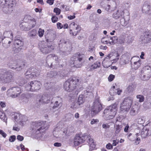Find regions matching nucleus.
Segmentation results:
<instances>
[{
    "mask_svg": "<svg viewBox=\"0 0 151 151\" xmlns=\"http://www.w3.org/2000/svg\"><path fill=\"white\" fill-rule=\"evenodd\" d=\"M118 104L117 103H114L104 110L103 117L105 119L109 120L115 116L117 112Z\"/></svg>",
    "mask_w": 151,
    "mask_h": 151,
    "instance_id": "f257e3e1",
    "label": "nucleus"
},
{
    "mask_svg": "<svg viewBox=\"0 0 151 151\" xmlns=\"http://www.w3.org/2000/svg\"><path fill=\"white\" fill-rule=\"evenodd\" d=\"M31 127L33 132L36 134L43 132L48 128L45 122H35L32 123Z\"/></svg>",
    "mask_w": 151,
    "mask_h": 151,
    "instance_id": "f03ea898",
    "label": "nucleus"
},
{
    "mask_svg": "<svg viewBox=\"0 0 151 151\" xmlns=\"http://www.w3.org/2000/svg\"><path fill=\"white\" fill-rule=\"evenodd\" d=\"M79 79L76 78H70L65 82L64 89L67 91L71 92L76 89L79 82Z\"/></svg>",
    "mask_w": 151,
    "mask_h": 151,
    "instance_id": "7ed1b4c3",
    "label": "nucleus"
},
{
    "mask_svg": "<svg viewBox=\"0 0 151 151\" xmlns=\"http://www.w3.org/2000/svg\"><path fill=\"white\" fill-rule=\"evenodd\" d=\"M42 86L40 82L37 81H32L25 86L26 90L32 92L40 90Z\"/></svg>",
    "mask_w": 151,
    "mask_h": 151,
    "instance_id": "20e7f679",
    "label": "nucleus"
},
{
    "mask_svg": "<svg viewBox=\"0 0 151 151\" xmlns=\"http://www.w3.org/2000/svg\"><path fill=\"white\" fill-rule=\"evenodd\" d=\"M133 103V99L130 97H127L125 98L121 103L120 107L121 111L128 112Z\"/></svg>",
    "mask_w": 151,
    "mask_h": 151,
    "instance_id": "39448f33",
    "label": "nucleus"
},
{
    "mask_svg": "<svg viewBox=\"0 0 151 151\" xmlns=\"http://www.w3.org/2000/svg\"><path fill=\"white\" fill-rule=\"evenodd\" d=\"M13 77L11 73L9 72H0V81L2 83H6L13 81Z\"/></svg>",
    "mask_w": 151,
    "mask_h": 151,
    "instance_id": "423d86ee",
    "label": "nucleus"
},
{
    "mask_svg": "<svg viewBox=\"0 0 151 151\" xmlns=\"http://www.w3.org/2000/svg\"><path fill=\"white\" fill-rule=\"evenodd\" d=\"M102 109V106L99 99L94 100L91 107V112L93 115H95L100 111Z\"/></svg>",
    "mask_w": 151,
    "mask_h": 151,
    "instance_id": "0eeeda50",
    "label": "nucleus"
},
{
    "mask_svg": "<svg viewBox=\"0 0 151 151\" xmlns=\"http://www.w3.org/2000/svg\"><path fill=\"white\" fill-rule=\"evenodd\" d=\"M22 93L20 88L19 87H13L9 89L7 91V94L12 98L19 96Z\"/></svg>",
    "mask_w": 151,
    "mask_h": 151,
    "instance_id": "6e6552de",
    "label": "nucleus"
},
{
    "mask_svg": "<svg viewBox=\"0 0 151 151\" xmlns=\"http://www.w3.org/2000/svg\"><path fill=\"white\" fill-rule=\"evenodd\" d=\"M142 77L144 81L147 80L151 77V67L149 65L145 66L142 71Z\"/></svg>",
    "mask_w": 151,
    "mask_h": 151,
    "instance_id": "1a4fd4ad",
    "label": "nucleus"
},
{
    "mask_svg": "<svg viewBox=\"0 0 151 151\" xmlns=\"http://www.w3.org/2000/svg\"><path fill=\"white\" fill-rule=\"evenodd\" d=\"M52 99V97L50 94H45L40 97L39 99L37 101V104H46L50 103Z\"/></svg>",
    "mask_w": 151,
    "mask_h": 151,
    "instance_id": "9d476101",
    "label": "nucleus"
},
{
    "mask_svg": "<svg viewBox=\"0 0 151 151\" xmlns=\"http://www.w3.org/2000/svg\"><path fill=\"white\" fill-rule=\"evenodd\" d=\"M139 41L142 43H147L151 41V33L149 32L143 33L141 35Z\"/></svg>",
    "mask_w": 151,
    "mask_h": 151,
    "instance_id": "9b49d317",
    "label": "nucleus"
},
{
    "mask_svg": "<svg viewBox=\"0 0 151 151\" xmlns=\"http://www.w3.org/2000/svg\"><path fill=\"white\" fill-rule=\"evenodd\" d=\"M70 33L72 35L76 36L79 33L80 30V27L74 22H72L69 25Z\"/></svg>",
    "mask_w": 151,
    "mask_h": 151,
    "instance_id": "f8f14e48",
    "label": "nucleus"
},
{
    "mask_svg": "<svg viewBox=\"0 0 151 151\" xmlns=\"http://www.w3.org/2000/svg\"><path fill=\"white\" fill-rule=\"evenodd\" d=\"M4 4L5 6L4 8V11L6 13H10L13 10L14 4L13 0H5Z\"/></svg>",
    "mask_w": 151,
    "mask_h": 151,
    "instance_id": "ddd939ff",
    "label": "nucleus"
},
{
    "mask_svg": "<svg viewBox=\"0 0 151 151\" xmlns=\"http://www.w3.org/2000/svg\"><path fill=\"white\" fill-rule=\"evenodd\" d=\"M132 60L131 67L132 68L135 70L137 69L141 65L140 59L139 57L135 56L132 58Z\"/></svg>",
    "mask_w": 151,
    "mask_h": 151,
    "instance_id": "4468645a",
    "label": "nucleus"
},
{
    "mask_svg": "<svg viewBox=\"0 0 151 151\" xmlns=\"http://www.w3.org/2000/svg\"><path fill=\"white\" fill-rule=\"evenodd\" d=\"M39 46L40 50L43 53H48L53 49V46H48L46 43H44L41 45Z\"/></svg>",
    "mask_w": 151,
    "mask_h": 151,
    "instance_id": "2eb2a0df",
    "label": "nucleus"
},
{
    "mask_svg": "<svg viewBox=\"0 0 151 151\" xmlns=\"http://www.w3.org/2000/svg\"><path fill=\"white\" fill-rule=\"evenodd\" d=\"M131 57L130 54L129 53H126L122 56L120 59V63L121 65L127 64L129 62Z\"/></svg>",
    "mask_w": 151,
    "mask_h": 151,
    "instance_id": "dca6fc26",
    "label": "nucleus"
},
{
    "mask_svg": "<svg viewBox=\"0 0 151 151\" xmlns=\"http://www.w3.org/2000/svg\"><path fill=\"white\" fill-rule=\"evenodd\" d=\"M85 141V137L82 135H76L75 137L74 143L75 146L79 145Z\"/></svg>",
    "mask_w": 151,
    "mask_h": 151,
    "instance_id": "f3484780",
    "label": "nucleus"
},
{
    "mask_svg": "<svg viewBox=\"0 0 151 151\" xmlns=\"http://www.w3.org/2000/svg\"><path fill=\"white\" fill-rule=\"evenodd\" d=\"M53 109H55L59 107H61L62 106V99L59 97H56L53 98Z\"/></svg>",
    "mask_w": 151,
    "mask_h": 151,
    "instance_id": "a211bd4d",
    "label": "nucleus"
},
{
    "mask_svg": "<svg viewBox=\"0 0 151 151\" xmlns=\"http://www.w3.org/2000/svg\"><path fill=\"white\" fill-rule=\"evenodd\" d=\"M138 112V106L135 105L133 106L130 111L129 114L131 116H135L137 114Z\"/></svg>",
    "mask_w": 151,
    "mask_h": 151,
    "instance_id": "6ab92c4d",
    "label": "nucleus"
},
{
    "mask_svg": "<svg viewBox=\"0 0 151 151\" xmlns=\"http://www.w3.org/2000/svg\"><path fill=\"white\" fill-rule=\"evenodd\" d=\"M124 12L123 11L118 10L113 14V17L116 19L123 17L124 15Z\"/></svg>",
    "mask_w": 151,
    "mask_h": 151,
    "instance_id": "aec40b11",
    "label": "nucleus"
},
{
    "mask_svg": "<svg viewBox=\"0 0 151 151\" xmlns=\"http://www.w3.org/2000/svg\"><path fill=\"white\" fill-rule=\"evenodd\" d=\"M58 59V58L57 56H55L54 54H51L47 56V61L48 62L54 61H57Z\"/></svg>",
    "mask_w": 151,
    "mask_h": 151,
    "instance_id": "412c9836",
    "label": "nucleus"
},
{
    "mask_svg": "<svg viewBox=\"0 0 151 151\" xmlns=\"http://www.w3.org/2000/svg\"><path fill=\"white\" fill-rule=\"evenodd\" d=\"M76 58L74 57L71 58V59L72 60L74 61L73 64L74 65L76 68H80L82 66V63L81 62H79L76 60Z\"/></svg>",
    "mask_w": 151,
    "mask_h": 151,
    "instance_id": "4be33fe9",
    "label": "nucleus"
},
{
    "mask_svg": "<svg viewBox=\"0 0 151 151\" xmlns=\"http://www.w3.org/2000/svg\"><path fill=\"white\" fill-rule=\"evenodd\" d=\"M85 96L83 95H80L78 97V105H80L83 104L85 101Z\"/></svg>",
    "mask_w": 151,
    "mask_h": 151,
    "instance_id": "5701e85b",
    "label": "nucleus"
},
{
    "mask_svg": "<svg viewBox=\"0 0 151 151\" xmlns=\"http://www.w3.org/2000/svg\"><path fill=\"white\" fill-rule=\"evenodd\" d=\"M104 59L102 62V65L104 67L106 68H107L109 67L111 65V61H109Z\"/></svg>",
    "mask_w": 151,
    "mask_h": 151,
    "instance_id": "b1692460",
    "label": "nucleus"
},
{
    "mask_svg": "<svg viewBox=\"0 0 151 151\" xmlns=\"http://www.w3.org/2000/svg\"><path fill=\"white\" fill-rule=\"evenodd\" d=\"M37 31L33 29L28 32V36L31 39L37 36Z\"/></svg>",
    "mask_w": 151,
    "mask_h": 151,
    "instance_id": "393cba45",
    "label": "nucleus"
},
{
    "mask_svg": "<svg viewBox=\"0 0 151 151\" xmlns=\"http://www.w3.org/2000/svg\"><path fill=\"white\" fill-rule=\"evenodd\" d=\"M9 66L12 68H14V69H16L17 70H20L22 69V67L23 66L22 65H20L19 66V68H15L14 67H12V65H13V66H14L16 64V61H14L11 60L9 62Z\"/></svg>",
    "mask_w": 151,
    "mask_h": 151,
    "instance_id": "a878e982",
    "label": "nucleus"
},
{
    "mask_svg": "<svg viewBox=\"0 0 151 151\" xmlns=\"http://www.w3.org/2000/svg\"><path fill=\"white\" fill-rule=\"evenodd\" d=\"M136 87V84L132 83L127 87V90L129 92L133 91Z\"/></svg>",
    "mask_w": 151,
    "mask_h": 151,
    "instance_id": "bb28decb",
    "label": "nucleus"
},
{
    "mask_svg": "<svg viewBox=\"0 0 151 151\" xmlns=\"http://www.w3.org/2000/svg\"><path fill=\"white\" fill-rule=\"evenodd\" d=\"M151 132H148L147 129H143L141 132V136L143 138H145L147 136L151 135Z\"/></svg>",
    "mask_w": 151,
    "mask_h": 151,
    "instance_id": "cd10ccee",
    "label": "nucleus"
},
{
    "mask_svg": "<svg viewBox=\"0 0 151 151\" xmlns=\"http://www.w3.org/2000/svg\"><path fill=\"white\" fill-rule=\"evenodd\" d=\"M122 126L121 125H119V124H117L115 128V135H117L120 132L122 129Z\"/></svg>",
    "mask_w": 151,
    "mask_h": 151,
    "instance_id": "c85d7f7f",
    "label": "nucleus"
},
{
    "mask_svg": "<svg viewBox=\"0 0 151 151\" xmlns=\"http://www.w3.org/2000/svg\"><path fill=\"white\" fill-rule=\"evenodd\" d=\"M28 71L31 72L30 73H32L33 75V76H34L35 77L38 75L37 73V70L35 68H32L29 69Z\"/></svg>",
    "mask_w": 151,
    "mask_h": 151,
    "instance_id": "c756f323",
    "label": "nucleus"
},
{
    "mask_svg": "<svg viewBox=\"0 0 151 151\" xmlns=\"http://www.w3.org/2000/svg\"><path fill=\"white\" fill-rule=\"evenodd\" d=\"M121 19L120 20V24L122 26H125L128 24L127 21L125 20V19L124 18V16L123 17H121Z\"/></svg>",
    "mask_w": 151,
    "mask_h": 151,
    "instance_id": "7c9ffc66",
    "label": "nucleus"
},
{
    "mask_svg": "<svg viewBox=\"0 0 151 151\" xmlns=\"http://www.w3.org/2000/svg\"><path fill=\"white\" fill-rule=\"evenodd\" d=\"M100 62L99 61H97L91 65V67L93 69H96L100 67Z\"/></svg>",
    "mask_w": 151,
    "mask_h": 151,
    "instance_id": "2f4dec72",
    "label": "nucleus"
},
{
    "mask_svg": "<svg viewBox=\"0 0 151 151\" xmlns=\"http://www.w3.org/2000/svg\"><path fill=\"white\" fill-rule=\"evenodd\" d=\"M4 38L6 37L8 38L9 37V36H12V38H13V34L12 32L10 31H6L5 32L4 34Z\"/></svg>",
    "mask_w": 151,
    "mask_h": 151,
    "instance_id": "473e14b6",
    "label": "nucleus"
},
{
    "mask_svg": "<svg viewBox=\"0 0 151 151\" xmlns=\"http://www.w3.org/2000/svg\"><path fill=\"white\" fill-rule=\"evenodd\" d=\"M60 134L63 136H65L67 135V128H65L62 129L60 131Z\"/></svg>",
    "mask_w": 151,
    "mask_h": 151,
    "instance_id": "72a5a7b5",
    "label": "nucleus"
},
{
    "mask_svg": "<svg viewBox=\"0 0 151 151\" xmlns=\"http://www.w3.org/2000/svg\"><path fill=\"white\" fill-rule=\"evenodd\" d=\"M30 73H30L28 70L25 73V76L26 78H32L35 77L34 76H33V75H32V74Z\"/></svg>",
    "mask_w": 151,
    "mask_h": 151,
    "instance_id": "f704fd0d",
    "label": "nucleus"
},
{
    "mask_svg": "<svg viewBox=\"0 0 151 151\" xmlns=\"http://www.w3.org/2000/svg\"><path fill=\"white\" fill-rule=\"evenodd\" d=\"M137 121L138 123L139 124H142L144 123L145 122V120L143 117L138 118L137 119Z\"/></svg>",
    "mask_w": 151,
    "mask_h": 151,
    "instance_id": "c9c22d12",
    "label": "nucleus"
},
{
    "mask_svg": "<svg viewBox=\"0 0 151 151\" xmlns=\"http://www.w3.org/2000/svg\"><path fill=\"white\" fill-rule=\"evenodd\" d=\"M83 137H85V140L86 138L87 140V142L89 144H90V143H91V142H94L93 140V139L92 138H91L90 136L88 135V136H83Z\"/></svg>",
    "mask_w": 151,
    "mask_h": 151,
    "instance_id": "e433bc0d",
    "label": "nucleus"
},
{
    "mask_svg": "<svg viewBox=\"0 0 151 151\" xmlns=\"http://www.w3.org/2000/svg\"><path fill=\"white\" fill-rule=\"evenodd\" d=\"M136 98L139 99V101L140 102H142L144 100V97L142 95H138L136 96Z\"/></svg>",
    "mask_w": 151,
    "mask_h": 151,
    "instance_id": "4c0bfd02",
    "label": "nucleus"
},
{
    "mask_svg": "<svg viewBox=\"0 0 151 151\" xmlns=\"http://www.w3.org/2000/svg\"><path fill=\"white\" fill-rule=\"evenodd\" d=\"M0 118L3 120L4 121L6 122H7V118L5 116V115L4 113L2 112L0 113Z\"/></svg>",
    "mask_w": 151,
    "mask_h": 151,
    "instance_id": "58836bf2",
    "label": "nucleus"
},
{
    "mask_svg": "<svg viewBox=\"0 0 151 151\" xmlns=\"http://www.w3.org/2000/svg\"><path fill=\"white\" fill-rule=\"evenodd\" d=\"M79 106L80 105H78V102H77L76 103H73L71 106V108L75 109L78 108Z\"/></svg>",
    "mask_w": 151,
    "mask_h": 151,
    "instance_id": "ea45409f",
    "label": "nucleus"
},
{
    "mask_svg": "<svg viewBox=\"0 0 151 151\" xmlns=\"http://www.w3.org/2000/svg\"><path fill=\"white\" fill-rule=\"evenodd\" d=\"M115 55L116 58H115L114 59L112 60V61H113L112 63H115L117 62L119 60V55L118 54V53H115Z\"/></svg>",
    "mask_w": 151,
    "mask_h": 151,
    "instance_id": "a19ab883",
    "label": "nucleus"
},
{
    "mask_svg": "<svg viewBox=\"0 0 151 151\" xmlns=\"http://www.w3.org/2000/svg\"><path fill=\"white\" fill-rule=\"evenodd\" d=\"M44 31L43 29H40L38 31V34L39 36L40 37H42L44 34Z\"/></svg>",
    "mask_w": 151,
    "mask_h": 151,
    "instance_id": "79ce46f5",
    "label": "nucleus"
},
{
    "mask_svg": "<svg viewBox=\"0 0 151 151\" xmlns=\"http://www.w3.org/2000/svg\"><path fill=\"white\" fill-rule=\"evenodd\" d=\"M29 22V23L30 24V27L32 28L36 24L35 20L33 19L32 20H30Z\"/></svg>",
    "mask_w": 151,
    "mask_h": 151,
    "instance_id": "37998d69",
    "label": "nucleus"
},
{
    "mask_svg": "<svg viewBox=\"0 0 151 151\" xmlns=\"http://www.w3.org/2000/svg\"><path fill=\"white\" fill-rule=\"evenodd\" d=\"M15 43L18 45L21 46L23 45V42L19 40H16L15 41Z\"/></svg>",
    "mask_w": 151,
    "mask_h": 151,
    "instance_id": "c03bdc74",
    "label": "nucleus"
},
{
    "mask_svg": "<svg viewBox=\"0 0 151 151\" xmlns=\"http://www.w3.org/2000/svg\"><path fill=\"white\" fill-rule=\"evenodd\" d=\"M53 12L56 13L57 15H58L60 13L61 10L59 8H56L54 9Z\"/></svg>",
    "mask_w": 151,
    "mask_h": 151,
    "instance_id": "a18cd8bd",
    "label": "nucleus"
},
{
    "mask_svg": "<svg viewBox=\"0 0 151 151\" xmlns=\"http://www.w3.org/2000/svg\"><path fill=\"white\" fill-rule=\"evenodd\" d=\"M83 56L84 55H79L78 58L76 59V60L79 62H81Z\"/></svg>",
    "mask_w": 151,
    "mask_h": 151,
    "instance_id": "49530a36",
    "label": "nucleus"
},
{
    "mask_svg": "<svg viewBox=\"0 0 151 151\" xmlns=\"http://www.w3.org/2000/svg\"><path fill=\"white\" fill-rule=\"evenodd\" d=\"M115 78V76L112 74H110L108 78V79L109 81H112Z\"/></svg>",
    "mask_w": 151,
    "mask_h": 151,
    "instance_id": "de8ad7c7",
    "label": "nucleus"
},
{
    "mask_svg": "<svg viewBox=\"0 0 151 151\" xmlns=\"http://www.w3.org/2000/svg\"><path fill=\"white\" fill-rule=\"evenodd\" d=\"M52 21L53 23L56 22L58 20V18L56 16H52L51 18Z\"/></svg>",
    "mask_w": 151,
    "mask_h": 151,
    "instance_id": "09e8293b",
    "label": "nucleus"
},
{
    "mask_svg": "<svg viewBox=\"0 0 151 151\" xmlns=\"http://www.w3.org/2000/svg\"><path fill=\"white\" fill-rule=\"evenodd\" d=\"M0 134L4 138H5L7 136L6 134L2 130L0 129Z\"/></svg>",
    "mask_w": 151,
    "mask_h": 151,
    "instance_id": "8fccbe9b",
    "label": "nucleus"
},
{
    "mask_svg": "<svg viewBox=\"0 0 151 151\" xmlns=\"http://www.w3.org/2000/svg\"><path fill=\"white\" fill-rule=\"evenodd\" d=\"M90 149H91L92 150H93L94 148H95L96 147V145L94 144V142H91V143H90V144H89Z\"/></svg>",
    "mask_w": 151,
    "mask_h": 151,
    "instance_id": "3c124183",
    "label": "nucleus"
},
{
    "mask_svg": "<svg viewBox=\"0 0 151 151\" xmlns=\"http://www.w3.org/2000/svg\"><path fill=\"white\" fill-rule=\"evenodd\" d=\"M101 42L103 44H107L108 41L106 38H103L101 39Z\"/></svg>",
    "mask_w": 151,
    "mask_h": 151,
    "instance_id": "603ef678",
    "label": "nucleus"
},
{
    "mask_svg": "<svg viewBox=\"0 0 151 151\" xmlns=\"http://www.w3.org/2000/svg\"><path fill=\"white\" fill-rule=\"evenodd\" d=\"M106 148L108 149H111L113 148V146L111 143H109L106 146Z\"/></svg>",
    "mask_w": 151,
    "mask_h": 151,
    "instance_id": "864d4df0",
    "label": "nucleus"
},
{
    "mask_svg": "<svg viewBox=\"0 0 151 151\" xmlns=\"http://www.w3.org/2000/svg\"><path fill=\"white\" fill-rule=\"evenodd\" d=\"M98 122L99 120L98 119H93L91 120V124H93L97 123Z\"/></svg>",
    "mask_w": 151,
    "mask_h": 151,
    "instance_id": "5fc2aeb1",
    "label": "nucleus"
},
{
    "mask_svg": "<svg viewBox=\"0 0 151 151\" xmlns=\"http://www.w3.org/2000/svg\"><path fill=\"white\" fill-rule=\"evenodd\" d=\"M119 141L118 139H116L115 140H113V143L112 145L113 146H116L119 143Z\"/></svg>",
    "mask_w": 151,
    "mask_h": 151,
    "instance_id": "6e6d98bb",
    "label": "nucleus"
},
{
    "mask_svg": "<svg viewBox=\"0 0 151 151\" xmlns=\"http://www.w3.org/2000/svg\"><path fill=\"white\" fill-rule=\"evenodd\" d=\"M15 136L14 135L10 137L9 138V141L10 142H13L15 140Z\"/></svg>",
    "mask_w": 151,
    "mask_h": 151,
    "instance_id": "4d7b16f0",
    "label": "nucleus"
},
{
    "mask_svg": "<svg viewBox=\"0 0 151 151\" xmlns=\"http://www.w3.org/2000/svg\"><path fill=\"white\" fill-rule=\"evenodd\" d=\"M110 39L112 40L113 42H115L117 41L118 38L117 37H114L111 38Z\"/></svg>",
    "mask_w": 151,
    "mask_h": 151,
    "instance_id": "13d9d810",
    "label": "nucleus"
},
{
    "mask_svg": "<svg viewBox=\"0 0 151 151\" xmlns=\"http://www.w3.org/2000/svg\"><path fill=\"white\" fill-rule=\"evenodd\" d=\"M112 55L111 54H109L104 59H106V60L109 61H111L110 60V58L112 57Z\"/></svg>",
    "mask_w": 151,
    "mask_h": 151,
    "instance_id": "bf43d9fd",
    "label": "nucleus"
},
{
    "mask_svg": "<svg viewBox=\"0 0 151 151\" xmlns=\"http://www.w3.org/2000/svg\"><path fill=\"white\" fill-rule=\"evenodd\" d=\"M17 139L20 141H22L23 140L24 137L23 136L20 135H18L17 136Z\"/></svg>",
    "mask_w": 151,
    "mask_h": 151,
    "instance_id": "052dcab7",
    "label": "nucleus"
},
{
    "mask_svg": "<svg viewBox=\"0 0 151 151\" xmlns=\"http://www.w3.org/2000/svg\"><path fill=\"white\" fill-rule=\"evenodd\" d=\"M26 82V81L23 78L21 79L19 81L21 85H22L24 84Z\"/></svg>",
    "mask_w": 151,
    "mask_h": 151,
    "instance_id": "680f3d73",
    "label": "nucleus"
},
{
    "mask_svg": "<svg viewBox=\"0 0 151 151\" xmlns=\"http://www.w3.org/2000/svg\"><path fill=\"white\" fill-rule=\"evenodd\" d=\"M0 105L1 107L3 108L6 107V103L4 102L1 101L0 102Z\"/></svg>",
    "mask_w": 151,
    "mask_h": 151,
    "instance_id": "e2e57ef3",
    "label": "nucleus"
},
{
    "mask_svg": "<svg viewBox=\"0 0 151 151\" xmlns=\"http://www.w3.org/2000/svg\"><path fill=\"white\" fill-rule=\"evenodd\" d=\"M57 27L58 29H61L63 27L62 25L59 22H58L57 24Z\"/></svg>",
    "mask_w": 151,
    "mask_h": 151,
    "instance_id": "0e129e2a",
    "label": "nucleus"
},
{
    "mask_svg": "<svg viewBox=\"0 0 151 151\" xmlns=\"http://www.w3.org/2000/svg\"><path fill=\"white\" fill-rule=\"evenodd\" d=\"M140 139L139 138H137L134 142V144L137 145L139 144L140 142Z\"/></svg>",
    "mask_w": 151,
    "mask_h": 151,
    "instance_id": "69168bd1",
    "label": "nucleus"
},
{
    "mask_svg": "<svg viewBox=\"0 0 151 151\" xmlns=\"http://www.w3.org/2000/svg\"><path fill=\"white\" fill-rule=\"evenodd\" d=\"M54 0H47V2L50 5H52L53 4Z\"/></svg>",
    "mask_w": 151,
    "mask_h": 151,
    "instance_id": "338daca9",
    "label": "nucleus"
},
{
    "mask_svg": "<svg viewBox=\"0 0 151 151\" xmlns=\"http://www.w3.org/2000/svg\"><path fill=\"white\" fill-rule=\"evenodd\" d=\"M102 126L103 128L104 129L108 128L110 127V126L108 125V124H103Z\"/></svg>",
    "mask_w": 151,
    "mask_h": 151,
    "instance_id": "774afa93",
    "label": "nucleus"
}]
</instances>
